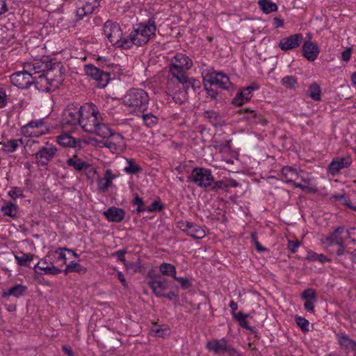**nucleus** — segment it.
<instances>
[{"label": "nucleus", "instance_id": "4be33fe9", "mask_svg": "<svg viewBox=\"0 0 356 356\" xmlns=\"http://www.w3.org/2000/svg\"><path fill=\"white\" fill-rule=\"evenodd\" d=\"M352 162V158L349 155L334 158L328 166V171L332 175H336L341 170L350 166Z\"/></svg>", "mask_w": 356, "mask_h": 356}, {"label": "nucleus", "instance_id": "c756f323", "mask_svg": "<svg viewBox=\"0 0 356 356\" xmlns=\"http://www.w3.org/2000/svg\"><path fill=\"white\" fill-rule=\"evenodd\" d=\"M93 3H86L84 6L79 7L76 10V15L79 19H83V17L91 14L94 8L99 6L98 0H93Z\"/></svg>", "mask_w": 356, "mask_h": 356}, {"label": "nucleus", "instance_id": "a211bd4d", "mask_svg": "<svg viewBox=\"0 0 356 356\" xmlns=\"http://www.w3.org/2000/svg\"><path fill=\"white\" fill-rule=\"evenodd\" d=\"M204 79L211 86L218 85L222 89L229 90L232 85L229 78L222 72H217L216 71L208 72Z\"/></svg>", "mask_w": 356, "mask_h": 356}, {"label": "nucleus", "instance_id": "9b49d317", "mask_svg": "<svg viewBox=\"0 0 356 356\" xmlns=\"http://www.w3.org/2000/svg\"><path fill=\"white\" fill-rule=\"evenodd\" d=\"M108 135L106 136H102L106 138L104 146L109 149L113 153H119L122 152L125 147V142L124 137L118 133H114L108 127Z\"/></svg>", "mask_w": 356, "mask_h": 356}, {"label": "nucleus", "instance_id": "69168bd1", "mask_svg": "<svg viewBox=\"0 0 356 356\" xmlns=\"http://www.w3.org/2000/svg\"><path fill=\"white\" fill-rule=\"evenodd\" d=\"M351 48H348L345 51H342L341 55V60L345 62L349 61L351 57Z\"/></svg>", "mask_w": 356, "mask_h": 356}, {"label": "nucleus", "instance_id": "bf43d9fd", "mask_svg": "<svg viewBox=\"0 0 356 356\" xmlns=\"http://www.w3.org/2000/svg\"><path fill=\"white\" fill-rule=\"evenodd\" d=\"M300 245V243L298 240H296V241L289 240V241H288L287 248H288L289 250L291 253H296L297 252V250H298V247Z\"/></svg>", "mask_w": 356, "mask_h": 356}, {"label": "nucleus", "instance_id": "e433bc0d", "mask_svg": "<svg viewBox=\"0 0 356 356\" xmlns=\"http://www.w3.org/2000/svg\"><path fill=\"white\" fill-rule=\"evenodd\" d=\"M159 271L164 276H170L173 278L176 277V268L171 264L163 262L159 266Z\"/></svg>", "mask_w": 356, "mask_h": 356}, {"label": "nucleus", "instance_id": "49530a36", "mask_svg": "<svg viewBox=\"0 0 356 356\" xmlns=\"http://www.w3.org/2000/svg\"><path fill=\"white\" fill-rule=\"evenodd\" d=\"M42 270L46 275H56L62 272V270L55 266L52 261H49V266L42 268Z\"/></svg>", "mask_w": 356, "mask_h": 356}, {"label": "nucleus", "instance_id": "412c9836", "mask_svg": "<svg viewBox=\"0 0 356 356\" xmlns=\"http://www.w3.org/2000/svg\"><path fill=\"white\" fill-rule=\"evenodd\" d=\"M148 286L152 290L156 297H161L163 293L168 289V282L165 278H162L160 275L150 278L147 282Z\"/></svg>", "mask_w": 356, "mask_h": 356}, {"label": "nucleus", "instance_id": "bb28decb", "mask_svg": "<svg viewBox=\"0 0 356 356\" xmlns=\"http://www.w3.org/2000/svg\"><path fill=\"white\" fill-rule=\"evenodd\" d=\"M56 140L60 145L63 147L74 148L81 147V140L79 138H75L67 134H63L58 136Z\"/></svg>", "mask_w": 356, "mask_h": 356}, {"label": "nucleus", "instance_id": "680f3d73", "mask_svg": "<svg viewBox=\"0 0 356 356\" xmlns=\"http://www.w3.org/2000/svg\"><path fill=\"white\" fill-rule=\"evenodd\" d=\"M49 257L47 256L43 259H41L34 266V270L36 271L37 269H40L42 270V268L45 267V266H49Z\"/></svg>", "mask_w": 356, "mask_h": 356}, {"label": "nucleus", "instance_id": "20e7f679", "mask_svg": "<svg viewBox=\"0 0 356 356\" xmlns=\"http://www.w3.org/2000/svg\"><path fill=\"white\" fill-rule=\"evenodd\" d=\"M155 31V24H136V26L127 35L128 39L123 42L124 49H131L134 45L140 47L146 44L154 36Z\"/></svg>", "mask_w": 356, "mask_h": 356}, {"label": "nucleus", "instance_id": "7c9ffc66", "mask_svg": "<svg viewBox=\"0 0 356 356\" xmlns=\"http://www.w3.org/2000/svg\"><path fill=\"white\" fill-rule=\"evenodd\" d=\"M66 163L68 166L72 167L75 170L77 171L87 169L89 167L88 163L79 158L76 155L67 159Z\"/></svg>", "mask_w": 356, "mask_h": 356}, {"label": "nucleus", "instance_id": "423d86ee", "mask_svg": "<svg viewBox=\"0 0 356 356\" xmlns=\"http://www.w3.org/2000/svg\"><path fill=\"white\" fill-rule=\"evenodd\" d=\"M82 106L68 105L63 113L62 125L66 129H74L80 125Z\"/></svg>", "mask_w": 356, "mask_h": 356}, {"label": "nucleus", "instance_id": "f03ea898", "mask_svg": "<svg viewBox=\"0 0 356 356\" xmlns=\"http://www.w3.org/2000/svg\"><path fill=\"white\" fill-rule=\"evenodd\" d=\"M62 67L60 63H54L51 70H49L45 74L34 76L33 84L41 92H49L56 90L64 80L63 74L61 72Z\"/></svg>", "mask_w": 356, "mask_h": 356}, {"label": "nucleus", "instance_id": "37998d69", "mask_svg": "<svg viewBox=\"0 0 356 356\" xmlns=\"http://www.w3.org/2000/svg\"><path fill=\"white\" fill-rule=\"evenodd\" d=\"M281 83L288 89H295L298 86V79L294 76L287 75L281 79Z\"/></svg>", "mask_w": 356, "mask_h": 356}, {"label": "nucleus", "instance_id": "58836bf2", "mask_svg": "<svg viewBox=\"0 0 356 356\" xmlns=\"http://www.w3.org/2000/svg\"><path fill=\"white\" fill-rule=\"evenodd\" d=\"M308 95L314 101H320L321 99V88L316 82L312 83L307 90Z\"/></svg>", "mask_w": 356, "mask_h": 356}, {"label": "nucleus", "instance_id": "cd10ccee", "mask_svg": "<svg viewBox=\"0 0 356 356\" xmlns=\"http://www.w3.org/2000/svg\"><path fill=\"white\" fill-rule=\"evenodd\" d=\"M111 169L105 171L104 177L97 180V188L101 192H106L113 184V180L115 178Z\"/></svg>", "mask_w": 356, "mask_h": 356}, {"label": "nucleus", "instance_id": "0eeeda50", "mask_svg": "<svg viewBox=\"0 0 356 356\" xmlns=\"http://www.w3.org/2000/svg\"><path fill=\"white\" fill-rule=\"evenodd\" d=\"M193 66L192 60L186 54L178 53L171 59L168 65L169 72L183 76Z\"/></svg>", "mask_w": 356, "mask_h": 356}, {"label": "nucleus", "instance_id": "393cba45", "mask_svg": "<svg viewBox=\"0 0 356 356\" xmlns=\"http://www.w3.org/2000/svg\"><path fill=\"white\" fill-rule=\"evenodd\" d=\"M125 211L116 207H111L103 212L108 222L119 223L121 222L125 217Z\"/></svg>", "mask_w": 356, "mask_h": 356}, {"label": "nucleus", "instance_id": "a18cd8bd", "mask_svg": "<svg viewBox=\"0 0 356 356\" xmlns=\"http://www.w3.org/2000/svg\"><path fill=\"white\" fill-rule=\"evenodd\" d=\"M65 251H67L68 252H72V256L74 257L75 258H79V255L75 251H74L72 249H70V248H65V247H64V248H57L55 250V253L58 254V260H61V261H64L65 263V261H66V255L64 253Z\"/></svg>", "mask_w": 356, "mask_h": 356}, {"label": "nucleus", "instance_id": "dca6fc26", "mask_svg": "<svg viewBox=\"0 0 356 356\" xmlns=\"http://www.w3.org/2000/svg\"><path fill=\"white\" fill-rule=\"evenodd\" d=\"M182 80L183 76L168 72L165 83V92L170 96H174L177 93H183L181 91Z\"/></svg>", "mask_w": 356, "mask_h": 356}, {"label": "nucleus", "instance_id": "4468645a", "mask_svg": "<svg viewBox=\"0 0 356 356\" xmlns=\"http://www.w3.org/2000/svg\"><path fill=\"white\" fill-rule=\"evenodd\" d=\"M177 226L182 232L193 238L201 239L206 236L204 229L192 222L181 220L178 222Z\"/></svg>", "mask_w": 356, "mask_h": 356}, {"label": "nucleus", "instance_id": "f8f14e48", "mask_svg": "<svg viewBox=\"0 0 356 356\" xmlns=\"http://www.w3.org/2000/svg\"><path fill=\"white\" fill-rule=\"evenodd\" d=\"M57 152V148L52 144L47 143L40 147L35 154L36 163L40 166H46L54 157Z\"/></svg>", "mask_w": 356, "mask_h": 356}, {"label": "nucleus", "instance_id": "052dcab7", "mask_svg": "<svg viewBox=\"0 0 356 356\" xmlns=\"http://www.w3.org/2000/svg\"><path fill=\"white\" fill-rule=\"evenodd\" d=\"M254 115V118L251 122L252 124H261L263 125L266 124V120L264 119L261 113L257 111Z\"/></svg>", "mask_w": 356, "mask_h": 356}, {"label": "nucleus", "instance_id": "2eb2a0df", "mask_svg": "<svg viewBox=\"0 0 356 356\" xmlns=\"http://www.w3.org/2000/svg\"><path fill=\"white\" fill-rule=\"evenodd\" d=\"M11 83L19 88H28L34 82L33 74L26 69L23 72H17L10 76Z\"/></svg>", "mask_w": 356, "mask_h": 356}, {"label": "nucleus", "instance_id": "f3484780", "mask_svg": "<svg viewBox=\"0 0 356 356\" xmlns=\"http://www.w3.org/2000/svg\"><path fill=\"white\" fill-rule=\"evenodd\" d=\"M300 179V182H293V186L302 189L308 193H315L317 188L312 184V177L308 172L303 170H298L296 180Z\"/></svg>", "mask_w": 356, "mask_h": 356}, {"label": "nucleus", "instance_id": "ea45409f", "mask_svg": "<svg viewBox=\"0 0 356 356\" xmlns=\"http://www.w3.org/2000/svg\"><path fill=\"white\" fill-rule=\"evenodd\" d=\"M258 4L260 9L266 14L276 11L277 9V4L270 0H259Z\"/></svg>", "mask_w": 356, "mask_h": 356}, {"label": "nucleus", "instance_id": "9d476101", "mask_svg": "<svg viewBox=\"0 0 356 356\" xmlns=\"http://www.w3.org/2000/svg\"><path fill=\"white\" fill-rule=\"evenodd\" d=\"M53 66H54V63H52L48 56H43L40 59H35L31 63H26L24 69H26L34 76L45 74L49 70H51Z\"/></svg>", "mask_w": 356, "mask_h": 356}, {"label": "nucleus", "instance_id": "a19ab883", "mask_svg": "<svg viewBox=\"0 0 356 356\" xmlns=\"http://www.w3.org/2000/svg\"><path fill=\"white\" fill-rule=\"evenodd\" d=\"M127 165L124 167V171L128 175H136L143 171V168L136 163L134 159H127Z\"/></svg>", "mask_w": 356, "mask_h": 356}, {"label": "nucleus", "instance_id": "13d9d810", "mask_svg": "<svg viewBox=\"0 0 356 356\" xmlns=\"http://www.w3.org/2000/svg\"><path fill=\"white\" fill-rule=\"evenodd\" d=\"M70 265L72 273H78L80 274H84L87 271V268L86 267L81 266V264H79V263H76L75 261H71L70 263Z\"/></svg>", "mask_w": 356, "mask_h": 356}, {"label": "nucleus", "instance_id": "c85d7f7f", "mask_svg": "<svg viewBox=\"0 0 356 356\" xmlns=\"http://www.w3.org/2000/svg\"><path fill=\"white\" fill-rule=\"evenodd\" d=\"M27 289L28 288L26 286L22 284H17L8 289L7 290L3 291L1 293V296L3 298L13 296L15 298H19L26 294Z\"/></svg>", "mask_w": 356, "mask_h": 356}, {"label": "nucleus", "instance_id": "de8ad7c7", "mask_svg": "<svg viewBox=\"0 0 356 356\" xmlns=\"http://www.w3.org/2000/svg\"><path fill=\"white\" fill-rule=\"evenodd\" d=\"M210 189L213 191L218 192L220 190H224L225 191H228V185H227L226 181L223 180L213 181L210 186Z\"/></svg>", "mask_w": 356, "mask_h": 356}, {"label": "nucleus", "instance_id": "72a5a7b5", "mask_svg": "<svg viewBox=\"0 0 356 356\" xmlns=\"http://www.w3.org/2000/svg\"><path fill=\"white\" fill-rule=\"evenodd\" d=\"M0 211L3 213V216H8L13 219H15L17 218L18 208L17 206L13 202H7L3 206L1 207Z\"/></svg>", "mask_w": 356, "mask_h": 356}, {"label": "nucleus", "instance_id": "6e6552de", "mask_svg": "<svg viewBox=\"0 0 356 356\" xmlns=\"http://www.w3.org/2000/svg\"><path fill=\"white\" fill-rule=\"evenodd\" d=\"M103 32L111 42L115 43L118 47L124 49L122 46L124 40H127V35L122 33L119 24H104Z\"/></svg>", "mask_w": 356, "mask_h": 356}, {"label": "nucleus", "instance_id": "1a4fd4ad", "mask_svg": "<svg viewBox=\"0 0 356 356\" xmlns=\"http://www.w3.org/2000/svg\"><path fill=\"white\" fill-rule=\"evenodd\" d=\"M83 71L88 76L97 82V86L100 88H105L111 79L108 72L99 69L92 64L85 65Z\"/></svg>", "mask_w": 356, "mask_h": 356}, {"label": "nucleus", "instance_id": "39448f33", "mask_svg": "<svg viewBox=\"0 0 356 356\" xmlns=\"http://www.w3.org/2000/svg\"><path fill=\"white\" fill-rule=\"evenodd\" d=\"M188 181L200 188H209L214 181L211 170L209 168L196 167L188 177Z\"/></svg>", "mask_w": 356, "mask_h": 356}, {"label": "nucleus", "instance_id": "c9c22d12", "mask_svg": "<svg viewBox=\"0 0 356 356\" xmlns=\"http://www.w3.org/2000/svg\"><path fill=\"white\" fill-rule=\"evenodd\" d=\"M34 255L30 253L19 252L15 254L17 264L21 266L29 267L30 262L33 261Z\"/></svg>", "mask_w": 356, "mask_h": 356}, {"label": "nucleus", "instance_id": "774afa93", "mask_svg": "<svg viewBox=\"0 0 356 356\" xmlns=\"http://www.w3.org/2000/svg\"><path fill=\"white\" fill-rule=\"evenodd\" d=\"M347 236L353 243H356V227H350L346 230Z\"/></svg>", "mask_w": 356, "mask_h": 356}, {"label": "nucleus", "instance_id": "5701e85b", "mask_svg": "<svg viewBox=\"0 0 356 356\" xmlns=\"http://www.w3.org/2000/svg\"><path fill=\"white\" fill-rule=\"evenodd\" d=\"M302 40L303 36L301 33L293 34L282 38L279 43V47L283 51L291 50L299 47Z\"/></svg>", "mask_w": 356, "mask_h": 356}, {"label": "nucleus", "instance_id": "4d7b16f0", "mask_svg": "<svg viewBox=\"0 0 356 356\" xmlns=\"http://www.w3.org/2000/svg\"><path fill=\"white\" fill-rule=\"evenodd\" d=\"M174 279L180 284L181 287L183 289H188L191 288L193 285L191 280L187 277H177L176 275V277Z\"/></svg>", "mask_w": 356, "mask_h": 356}, {"label": "nucleus", "instance_id": "b1692460", "mask_svg": "<svg viewBox=\"0 0 356 356\" xmlns=\"http://www.w3.org/2000/svg\"><path fill=\"white\" fill-rule=\"evenodd\" d=\"M334 254L338 261L344 266H346L348 260L356 264V248L351 250L341 248L339 250H335Z\"/></svg>", "mask_w": 356, "mask_h": 356}, {"label": "nucleus", "instance_id": "8fccbe9b", "mask_svg": "<svg viewBox=\"0 0 356 356\" xmlns=\"http://www.w3.org/2000/svg\"><path fill=\"white\" fill-rule=\"evenodd\" d=\"M132 204L137 206V208L136 210L137 213H140L143 211H145L146 207L145 206L143 199L141 197H140L138 196V195L135 194L134 198L132 200Z\"/></svg>", "mask_w": 356, "mask_h": 356}, {"label": "nucleus", "instance_id": "09e8293b", "mask_svg": "<svg viewBox=\"0 0 356 356\" xmlns=\"http://www.w3.org/2000/svg\"><path fill=\"white\" fill-rule=\"evenodd\" d=\"M295 321L303 332L309 331V321L303 317L296 316Z\"/></svg>", "mask_w": 356, "mask_h": 356}, {"label": "nucleus", "instance_id": "2f4dec72", "mask_svg": "<svg viewBox=\"0 0 356 356\" xmlns=\"http://www.w3.org/2000/svg\"><path fill=\"white\" fill-rule=\"evenodd\" d=\"M337 339L339 345L348 350H356V342L346 334H338Z\"/></svg>", "mask_w": 356, "mask_h": 356}, {"label": "nucleus", "instance_id": "6e6d98bb", "mask_svg": "<svg viewBox=\"0 0 356 356\" xmlns=\"http://www.w3.org/2000/svg\"><path fill=\"white\" fill-rule=\"evenodd\" d=\"M8 195L13 200L18 197H24L23 190L19 187H12L8 192Z\"/></svg>", "mask_w": 356, "mask_h": 356}, {"label": "nucleus", "instance_id": "603ef678", "mask_svg": "<svg viewBox=\"0 0 356 356\" xmlns=\"http://www.w3.org/2000/svg\"><path fill=\"white\" fill-rule=\"evenodd\" d=\"M152 331L154 332L156 336L158 337H164L170 333V330L168 327H163L160 325H156L154 328L152 329Z\"/></svg>", "mask_w": 356, "mask_h": 356}, {"label": "nucleus", "instance_id": "0e129e2a", "mask_svg": "<svg viewBox=\"0 0 356 356\" xmlns=\"http://www.w3.org/2000/svg\"><path fill=\"white\" fill-rule=\"evenodd\" d=\"M257 111L251 110L250 108H245L244 109V113H245V119L251 123L252 120L254 118V114H255Z\"/></svg>", "mask_w": 356, "mask_h": 356}, {"label": "nucleus", "instance_id": "79ce46f5", "mask_svg": "<svg viewBox=\"0 0 356 356\" xmlns=\"http://www.w3.org/2000/svg\"><path fill=\"white\" fill-rule=\"evenodd\" d=\"M141 115L143 121L145 126L147 127L152 128L157 124L159 122V118L155 115H153L151 113H142Z\"/></svg>", "mask_w": 356, "mask_h": 356}, {"label": "nucleus", "instance_id": "6ab92c4d", "mask_svg": "<svg viewBox=\"0 0 356 356\" xmlns=\"http://www.w3.org/2000/svg\"><path fill=\"white\" fill-rule=\"evenodd\" d=\"M206 347L208 350L213 351L216 355L224 354L225 353L230 354L236 353V350L232 346L228 344L227 341L225 338L208 341Z\"/></svg>", "mask_w": 356, "mask_h": 356}, {"label": "nucleus", "instance_id": "a878e982", "mask_svg": "<svg viewBox=\"0 0 356 356\" xmlns=\"http://www.w3.org/2000/svg\"><path fill=\"white\" fill-rule=\"evenodd\" d=\"M302 51L303 56L309 61L315 60L319 54L318 47L310 41H305L304 42Z\"/></svg>", "mask_w": 356, "mask_h": 356}, {"label": "nucleus", "instance_id": "f257e3e1", "mask_svg": "<svg viewBox=\"0 0 356 356\" xmlns=\"http://www.w3.org/2000/svg\"><path fill=\"white\" fill-rule=\"evenodd\" d=\"M79 126L86 132L95 134L99 136H106L109 133L108 127L103 122L102 114L92 102L82 106Z\"/></svg>", "mask_w": 356, "mask_h": 356}, {"label": "nucleus", "instance_id": "864d4df0", "mask_svg": "<svg viewBox=\"0 0 356 356\" xmlns=\"http://www.w3.org/2000/svg\"><path fill=\"white\" fill-rule=\"evenodd\" d=\"M301 298L307 300H316L315 291L312 289H305L301 294Z\"/></svg>", "mask_w": 356, "mask_h": 356}, {"label": "nucleus", "instance_id": "ddd939ff", "mask_svg": "<svg viewBox=\"0 0 356 356\" xmlns=\"http://www.w3.org/2000/svg\"><path fill=\"white\" fill-rule=\"evenodd\" d=\"M260 88L259 84L253 82L250 86L241 88L232 99V104L240 106L248 102L252 97V92Z\"/></svg>", "mask_w": 356, "mask_h": 356}, {"label": "nucleus", "instance_id": "aec40b11", "mask_svg": "<svg viewBox=\"0 0 356 356\" xmlns=\"http://www.w3.org/2000/svg\"><path fill=\"white\" fill-rule=\"evenodd\" d=\"M44 126V121L43 119L33 120L21 128V132L25 137H39L44 132L38 129Z\"/></svg>", "mask_w": 356, "mask_h": 356}, {"label": "nucleus", "instance_id": "f704fd0d", "mask_svg": "<svg viewBox=\"0 0 356 356\" xmlns=\"http://www.w3.org/2000/svg\"><path fill=\"white\" fill-rule=\"evenodd\" d=\"M298 171L291 166H285L282 169V174L285 179V181L288 183H292L296 181Z\"/></svg>", "mask_w": 356, "mask_h": 356}, {"label": "nucleus", "instance_id": "c03bdc74", "mask_svg": "<svg viewBox=\"0 0 356 356\" xmlns=\"http://www.w3.org/2000/svg\"><path fill=\"white\" fill-rule=\"evenodd\" d=\"M327 241L329 242L330 246L337 245L336 250H339L341 248H346L343 238L335 236V234H332L328 236ZM334 250L335 249H333L332 252H334Z\"/></svg>", "mask_w": 356, "mask_h": 356}, {"label": "nucleus", "instance_id": "5fc2aeb1", "mask_svg": "<svg viewBox=\"0 0 356 356\" xmlns=\"http://www.w3.org/2000/svg\"><path fill=\"white\" fill-rule=\"evenodd\" d=\"M193 78H189L186 74L183 75V86L181 87V91L184 93H188L191 92V82Z\"/></svg>", "mask_w": 356, "mask_h": 356}, {"label": "nucleus", "instance_id": "4c0bfd02", "mask_svg": "<svg viewBox=\"0 0 356 356\" xmlns=\"http://www.w3.org/2000/svg\"><path fill=\"white\" fill-rule=\"evenodd\" d=\"M234 318L238 321V324L241 327L250 330L251 332H254V329L252 327L248 325L247 321V318L248 317V314H245L242 312L238 313H232Z\"/></svg>", "mask_w": 356, "mask_h": 356}, {"label": "nucleus", "instance_id": "473e14b6", "mask_svg": "<svg viewBox=\"0 0 356 356\" xmlns=\"http://www.w3.org/2000/svg\"><path fill=\"white\" fill-rule=\"evenodd\" d=\"M2 151L6 153H13L17 150L20 145L23 144L22 139H11L6 142L1 143Z\"/></svg>", "mask_w": 356, "mask_h": 356}, {"label": "nucleus", "instance_id": "3c124183", "mask_svg": "<svg viewBox=\"0 0 356 356\" xmlns=\"http://www.w3.org/2000/svg\"><path fill=\"white\" fill-rule=\"evenodd\" d=\"M163 209V204L160 200H155L151 204L145 207V211L152 212H159Z\"/></svg>", "mask_w": 356, "mask_h": 356}, {"label": "nucleus", "instance_id": "7ed1b4c3", "mask_svg": "<svg viewBox=\"0 0 356 356\" xmlns=\"http://www.w3.org/2000/svg\"><path fill=\"white\" fill-rule=\"evenodd\" d=\"M123 104L129 111L140 116L148 108L149 97L142 88H131L123 97Z\"/></svg>", "mask_w": 356, "mask_h": 356}, {"label": "nucleus", "instance_id": "338daca9", "mask_svg": "<svg viewBox=\"0 0 356 356\" xmlns=\"http://www.w3.org/2000/svg\"><path fill=\"white\" fill-rule=\"evenodd\" d=\"M7 104V95L3 89H0V108H3Z\"/></svg>", "mask_w": 356, "mask_h": 356}, {"label": "nucleus", "instance_id": "e2e57ef3", "mask_svg": "<svg viewBox=\"0 0 356 356\" xmlns=\"http://www.w3.org/2000/svg\"><path fill=\"white\" fill-rule=\"evenodd\" d=\"M204 88L207 91V95L211 97V99L216 100L217 99L218 97V92L211 88V86L210 85L209 87H208L206 84L204 85Z\"/></svg>", "mask_w": 356, "mask_h": 356}]
</instances>
